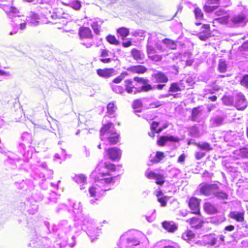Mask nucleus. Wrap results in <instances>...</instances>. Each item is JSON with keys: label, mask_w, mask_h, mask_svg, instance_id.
I'll use <instances>...</instances> for the list:
<instances>
[{"label": "nucleus", "mask_w": 248, "mask_h": 248, "mask_svg": "<svg viewBox=\"0 0 248 248\" xmlns=\"http://www.w3.org/2000/svg\"><path fill=\"white\" fill-rule=\"evenodd\" d=\"M100 165V164H99L92 173V176L94 177L95 184L94 186L89 188V193L91 197L99 196L102 194V192L108 190L109 188H106V185L110 184L112 181L111 177H106L107 176H109L108 172L102 171L97 174L98 171H99V167Z\"/></svg>", "instance_id": "1"}, {"label": "nucleus", "mask_w": 248, "mask_h": 248, "mask_svg": "<svg viewBox=\"0 0 248 248\" xmlns=\"http://www.w3.org/2000/svg\"><path fill=\"white\" fill-rule=\"evenodd\" d=\"M134 80L137 82L135 85H133L130 80H125V91L128 93L136 94L141 92H148L154 89L148 79L136 77L134 78Z\"/></svg>", "instance_id": "2"}, {"label": "nucleus", "mask_w": 248, "mask_h": 248, "mask_svg": "<svg viewBox=\"0 0 248 248\" xmlns=\"http://www.w3.org/2000/svg\"><path fill=\"white\" fill-rule=\"evenodd\" d=\"M113 126L112 123L108 122L106 124H103L100 130V140L110 145L117 144L120 140V135L113 130Z\"/></svg>", "instance_id": "3"}, {"label": "nucleus", "mask_w": 248, "mask_h": 248, "mask_svg": "<svg viewBox=\"0 0 248 248\" xmlns=\"http://www.w3.org/2000/svg\"><path fill=\"white\" fill-rule=\"evenodd\" d=\"M248 22V19L246 15L241 13L230 17L229 26L231 27H244Z\"/></svg>", "instance_id": "4"}, {"label": "nucleus", "mask_w": 248, "mask_h": 248, "mask_svg": "<svg viewBox=\"0 0 248 248\" xmlns=\"http://www.w3.org/2000/svg\"><path fill=\"white\" fill-rule=\"evenodd\" d=\"M19 207L21 210L26 211L30 215H34L38 210V205L32 199H28L25 202H21Z\"/></svg>", "instance_id": "5"}, {"label": "nucleus", "mask_w": 248, "mask_h": 248, "mask_svg": "<svg viewBox=\"0 0 248 248\" xmlns=\"http://www.w3.org/2000/svg\"><path fill=\"white\" fill-rule=\"evenodd\" d=\"M248 103L244 94L241 92L234 93V106L237 110H244L248 107Z\"/></svg>", "instance_id": "6"}, {"label": "nucleus", "mask_w": 248, "mask_h": 248, "mask_svg": "<svg viewBox=\"0 0 248 248\" xmlns=\"http://www.w3.org/2000/svg\"><path fill=\"white\" fill-rule=\"evenodd\" d=\"M199 191L201 195L209 196L214 194V191L218 188V186L216 184L201 183L199 186Z\"/></svg>", "instance_id": "7"}, {"label": "nucleus", "mask_w": 248, "mask_h": 248, "mask_svg": "<svg viewBox=\"0 0 248 248\" xmlns=\"http://www.w3.org/2000/svg\"><path fill=\"white\" fill-rule=\"evenodd\" d=\"M201 199L192 196L189 199L188 205L191 210V214L198 215L200 214V202Z\"/></svg>", "instance_id": "8"}, {"label": "nucleus", "mask_w": 248, "mask_h": 248, "mask_svg": "<svg viewBox=\"0 0 248 248\" xmlns=\"http://www.w3.org/2000/svg\"><path fill=\"white\" fill-rule=\"evenodd\" d=\"M106 156L112 161H116L120 159L122 151L116 147H111L105 149Z\"/></svg>", "instance_id": "9"}, {"label": "nucleus", "mask_w": 248, "mask_h": 248, "mask_svg": "<svg viewBox=\"0 0 248 248\" xmlns=\"http://www.w3.org/2000/svg\"><path fill=\"white\" fill-rule=\"evenodd\" d=\"M180 140V139L176 136L172 135H166L160 136L157 141V143L159 146H163L167 142H178Z\"/></svg>", "instance_id": "10"}, {"label": "nucleus", "mask_w": 248, "mask_h": 248, "mask_svg": "<svg viewBox=\"0 0 248 248\" xmlns=\"http://www.w3.org/2000/svg\"><path fill=\"white\" fill-rule=\"evenodd\" d=\"M152 80L155 83H166L168 80V77L162 72L156 71L151 75Z\"/></svg>", "instance_id": "11"}, {"label": "nucleus", "mask_w": 248, "mask_h": 248, "mask_svg": "<svg viewBox=\"0 0 248 248\" xmlns=\"http://www.w3.org/2000/svg\"><path fill=\"white\" fill-rule=\"evenodd\" d=\"M146 176L148 179L155 180V183L159 186H162L165 183V177L163 175L160 173H156L154 171H150L149 172H146Z\"/></svg>", "instance_id": "12"}, {"label": "nucleus", "mask_w": 248, "mask_h": 248, "mask_svg": "<svg viewBox=\"0 0 248 248\" xmlns=\"http://www.w3.org/2000/svg\"><path fill=\"white\" fill-rule=\"evenodd\" d=\"M0 7L6 13L7 16L10 18L20 16L17 15L19 13L18 10L15 7L10 6L6 4H0Z\"/></svg>", "instance_id": "13"}, {"label": "nucleus", "mask_w": 248, "mask_h": 248, "mask_svg": "<svg viewBox=\"0 0 248 248\" xmlns=\"http://www.w3.org/2000/svg\"><path fill=\"white\" fill-rule=\"evenodd\" d=\"M185 85L182 80L178 82H172L170 86L168 92L171 93L184 90Z\"/></svg>", "instance_id": "14"}, {"label": "nucleus", "mask_w": 248, "mask_h": 248, "mask_svg": "<svg viewBox=\"0 0 248 248\" xmlns=\"http://www.w3.org/2000/svg\"><path fill=\"white\" fill-rule=\"evenodd\" d=\"M78 34L81 40L83 39H92L93 35L91 29L88 27H81L79 29Z\"/></svg>", "instance_id": "15"}, {"label": "nucleus", "mask_w": 248, "mask_h": 248, "mask_svg": "<svg viewBox=\"0 0 248 248\" xmlns=\"http://www.w3.org/2000/svg\"><path fill=\"white\" fill-rule=\"evenodd\" d=\"M149 98H143L142 99H137L134 100L132 104L133 108L134 109V112L137 114V113H140L141 112V109L140 108L144 102H149Z\"/></svg>", "instance_id": "16"}, {"label": "nucleus", "mask_w": 248, "mask_h": 248, "mask_svg": "<svg viewBox=\"0 0 248 248\" xmlns=\"http://www.w3.org/2000/svg\"><path fill=\"white\" fill-rule=\"evenodd\" d=\"M39 17L37 14L33 12H30L27 16L26 21L27 23L31 26H37L39 23Z\"/></svg>", "instance_id": "17"}, {"label": "nucleus", "mask_w": 248, "mask_h": 248, "mask_svg": "<svg viewBox=\"0 0 248 248\" xmlns=\"http://www.w3.org/2000/svg\"><path fill=\"white\" fill-rule=\"evenodd\" d=\"M97 75L103 78H109L115 75V70L113 68L98 69L97 70Z\"/></svg>", "instance_id": "18"}, {"label": "nucleus", "mask_w": 248, "mask_h": 248, "mask_svg": "<svg viewBox=\"0 0 248 248\" xmlns=\"http://www.w3.org/2000/svg\"><path fill=\"white\" fill-rule=\"evenodd\" d=\"M210 4H219L220 5L219 0H206L204 10L207 13H211L217 8V6H211Z\"/></svg>", "instance_id": "19"}, {"label": "nucleus", "mask_w": 248, "mask_h": 248, "mask_svg": "<svg viewBox=\"0 0 248 248\" xmlns=\"http://www.w3.org/2000/svg\"><path fill=\"white\" fill-rule=\"evenodd\" d=\"M162 225L169 232H174L178 229L177 225L173 221H164L162 222Z\"/></svg>", "instance_id": "20"}, {"label": "nucleus", "mask_w": 248, "mask_h": 248, "mask_svg": "<svg viewBox=\"0 0 248 248\" xmlns=\"http://www.w3.org/2000/svg\"><path fill=\"white\" fill-rule=\"evenodd\" d=\"M205 213L209 215H213L218 212L217 208L210 202H205L203 206Z\"/></svg>", "instance_id": "21"}, {"label": "nucleus", "mask_w": 248, "mask_h": 248, "mask_svg": "<svg viewBox=\"0 0 248 248\" xmlns=\"http://www.w3.org/2000/svg\"><path fill=\"white\" fill-rule=\"evenodd\" d=\"M186 222L191 225L192 228L196 229L201 228L203 223V221L201 218H190L186 220Z\"/></svg>", "instance_id": "22"}, {"label": "nucleus", "mask_w": 248, "mask_h": 248, "mask_svg": "<svg viewBox=\"0 0 248 248\" xmlns=\"http://www.w3.org/2000/svg\"><path fill=\"white\" fill-rule=\"evenodd\" d=\"M128 237L127 238V242L129 246H137L140 243L139 238L138 237L139 233L135 232L133 234V236L130 237L129 234H127Z\"/></svg>", "instance_id": "23"}, {"label": "nucleus", "mask_w": 248, "mask_h": 248, "mask_svg": "<svg viewBox=\"0 0 248 248\" xmlns=\"http://www.w3.org/2000/svg\"><path fill=\"white\" fill-rule=\"evenodd\" d=\"M127 70L135 73L143 74L145 73L147 69L146 67L141 65H137L135 66H130L127 68Z\"/></svg>", "instance_id": "24"}, {"label": "nucleus", "mask_w": 248, "mask_h": 248, "mask_svg": "<svg viewBox=\"0 0 248 248\" xmlns=\"http://www.w3.org/2000/svg\"><path fill=\"white\" fill-rule=\"evenodd\" d=\"M194 145L201 151L205 152V153L213 150L211 145L207 142H195Z\"/></svg>", "instance_id": "25"}, {"label": "nucleus", "mask_w": 248, "mask_h": 248, "mask_svg": "<svg viewBox=\"0 0 248 248\" xmlns=\"http://www.w3.org/2000/svg\"><path fill=\"white\" fill-rule=\"evenodd\" d=\"M159 125V123L153 121L151 124L150 129L152 131H155L156 133L159 134L164 129L167 128L168 125L167 124H164L162 127H158Z\"/></svg>", "instance_id": "26"}, {"label": "nucleus", "mask_w": 248, "mask_h": 248, "mask_svg": "<svg viewBox=\"0 0 248 248\" xmlns=\"http://www.w3.org/2000/svg\"><path fill=\"white\" fill-rule=\"evenodd\" d=\"M195 237V234L191 230H186L182 235V238L188 243L193 241Z\"/></svg>", "instance_id": "27"}, {"label": "nucleus", "mask_w": 248, "mask_h": 248, "mask_svg": "<svg viewBox=\"0 0 248 248\" xmlns=\"http://www.w3.org/2000/svg\"><path fill=\"white\" fill-rule=\"evenodd\" d=\"M165 157L164 153L162 152L157 151L155 155L154 156H152V155L150 156V162L152 163H158L159 162Z\"/></svg>", "instance_id": "28"}, {"label": "nucleus", "mask_w": 248, "mask_h": 248, "mask_svg": "<svg viewBox=\"0 0 248 248\" xmlns=\"http://www.w3.org/2000/svg\"><path fill=\"white\" fill-rule=\"evenodd\" d=\"M224 122V118L220 116H215L210 120V122L213 126H218L221 125Z\"/></svg>", "instance_id": "29"}, {"label": "nucleus", "mask_w": 248, "mask_h": 248, "mask_svg": "<svg viewBox=\"0 0 248 248\" xmlns=\"http://www.w3.org/2000/svg\"><path fill=\"white\" fill-rule=\"evenodd\" d=\"M116 109V107L113 103H109L107 105V114L109 118H113L115 117V112ZM107 116H105V117Z\"/></svg>", "instance_id": "30"}, {"label": "nucleus", "mask_w": 248, "mask_h": 248, "mask_svg": "<svg viewBox=\"0 0 248 248\" xmlns=\"http://www.w3.org/2000/svg\"><path fill=\"white\" fill-rule=\"evenodd\" d=\"M101 232L97 228H92L88 231V235L90 237L91 241H93L94 239H96L97 236H99Z\"/></svg>", "instance_id": "31"}, {"label": "nucleus", "mask_w": 248, "mask_h": 248, "mask_svg": "<svg viewBox=\"0 0 248 248\" xmlns=\"http://www.w3.org/2000/svg\"><path fill=\"white\" fill-rule=\"evenodd\" d=\"M131 53L134 59L138 61L142 60L143 59V53L136 48H133L131 51Z\"/></svg>", "instance_id": "32"}, {"label": "nucleus", "mask_w": 248, "mask_h": 248, "mask_svg": "<svg viewBox=\"0 0 248 248\" xmlns=\"http://www.w3.org/2000/svg\"><path fill=\"white\" fill-rule=\"evenodd\" d=\"M202 112V110L200 106L194 108L191 111V120L192 121H197L198 117Z\"/></svg>", "instance_id": "33"}, {"label": "nucleus", "mask_w": 248, "mask_h": 248, "mask_svg": "<svg viewBox=\"0 0 248 248\" xmlns=\"http://www.w3.org/2000/svg\"><path fill=\"white\" fill-rule=\"evenodd\" d=\"M222 102L226 106L234 105V94L233 96L224 95L222 98Z\"/></svg>", "instance_id": "34"}, {"label": "nucleus", "mask_w": 248, "mask_h": 248, "mask_svg": "<svg viewBox=\"0 0 248 248\" xmlns=\"http://www.w3.org/2000/svg\"><path fill=\"white\" fill-rule=\"evenodd\" d=\"M103 23L102 21L99 20V21H94L91 24V27L93 30L94 32L96 34H99L100 29Z\"/></svg>", "instance_id": "35"}, {"label": "nucleus", "mask_w": 248, "mask_h": 248, "mask_svg": "<svg viewBox=\"0 0 248 248\" xmlns=\"http://www.w3.org/2000/svg\"><path fill=\"white\" fill-rule=\"evenodd\" d=\"M227 64L225 60L220 59L218 61L217 69L220 73H225L227 71Z\"/></svg>", "instance_id": "36"}, {"label": "nucleus", "mask_w": 248, "mask_h": 248, "mask_svg": "<svg viewBox=\"0 0 248 248\" xmlns=\"http://www.w3.org/2000/svg\"><path fill=\"white\" fill-rule=\"evenodd\" d=\"M126 3L128 6L133 8L138 13L139 12V11L140 10V6L138 0H126Z\"/></svg>", "instance_id": "37"}, {"label": "nucleus", "mask_w": 248, "mask_h": 248, "mask_svg": "<svg viewBox=\"0 0 248 248\" xmlns=\"http://www.w3.org/2000/svg\"><path fill=\"white\" fill-rule=\"evenodd\" d=\"M162 43L166 45L168 48L171 49H175L177 47V45L175 42L168 38H165L162 40Z\"/></svg>", "instance_id": "38"}, {"label": "nucleus", "mask_w": 248, "mask_h": 248, "mask_svg": "<svg viewBox=\"0 0 248 248\" xmlns=\"http://www.w3.org/2000/svg\"><path fill=\"white\" fill-rule=\"evenodd\" d=\"M189 135L194 138H199L200 136V132L199 128L195 125L192 126L189 129Z\"/></svg>", "instance_id": "39"}, {"label": "nucleus", "mask_w": 248, "mask_h": 248, "mask_svg": "<svg viewBox=\"0 0 248 248\" xmlns=\"http://www.w3.org/2000/svg\"><path fill=\"white\" fill-rule=\"evenodd\" d=\"M21 138L22 140L27 144H30L31 142V135L28 132H25L23 133Z\"/></svg>", "instance_id": "40"}, {"label": "nucleus", "mask_w": 248, "mask_h": 248, "mask_svg": "<svg viewBox=\"0 0 248 248\" xmlns=\"http://www.w3.org/2000/svg\"><path fill=\"white\" fill-rule=\"evenodd\" d=\"M214 196L219 200H226L228 198V195L226 192L222 191H214Z\"/></svg>", "instance_id": "41"}, {"label": "nucleus", "mask_w": 248, "mask_h": 248, "mask_svg": "<svg viewBox=\"0 0 248 248\" xmlns=\"http://www.w3.org/2000/svg\"><path fill=\"white\" fill-rule=\"evenodd\" d=\"M74 181L78 184L84 185L86 183V177L83 174L77 175L74 178Z\"/></svg>", "instance_id": "42"}, {"label": "nucleus", "mask_w": 248, "mask_h": 248, "mask_svg": "<svg viewBox=\"0 0 248 248\" xmlns=\"http://www.w3.org/2000/svg\"><path fill=\"white\" fill-rule=\"evenodd\" d=\"M106 39L110 44L117 46L120 44V41L116 38L114 35L109 34L106 37Z\"/></svg>", "instance_id": "43"}, {"label": "nucleus", "mask_w": 248, "mask_h": 248, "mask_svg": "<svg viewBox=\"0 0 248 248\" xmlns=\"http://www.w3.org/2000/svg\"><path fill=\"white\" fill-rule=\"evenodd\" d=\"M230 17L228 16H223L217 18L215 19V21L221 24H227L229 25Z\"/></svg>", "instance_id": "44"}, {"label": "nucleus", "mask_w": 248, "mask_h": 248, "mask_svg": "<svg viewBox=\"0 0 248 248\" xmlns=\"http://www.w3.org/2000/svg\"><path fill=\"white\" fill-rule=\"evenodd\" d=\"M68 5L76 10H79L81 7V2L78 0L71 1L68 4Z\"/></svg>", "instance_id": "45"}, {"label": "nucleus", "mask_w": 248, "mask_h": 248, "mask_svg": "<svg viewBox=\"0 0 248 248\" xmlns=\"http://www.w3.org/2000/svg\"><path fill=\"white\" fill-rule=\"evenodd\" d=\"M194 13L195 14V18L197 20H201L203 18V13L201 9L199 7H196L194 9Z\"/></svg>", "instance_id": "46"}, {"label": "nucleus", "mask_w": 248, "mask_h": 248, "mask_svg": "<svg viewBox=\"0 0 248 248\" xmlns=\"http://www.w3.org/2000/svg\"><path fill=\"white\" fill-rule=\"evenodd\" d=\"M181 171L179 169L173 168H171L169 171V175L170 177L174 178L176 177L180 173Z\"/></svg>", "instance_id": "47"}, {"label": "nucleus", "mask_w": 248, "mask_h": 248, "mask_svg": "<svg viewBox=\"0 0 248 248\" xmlns=\"http://www.w3.org/2000/svg\"><path fill=\"white\" fill-rule=\"evenodd\" d=\"M73 212L75 214L74 217H78V214L82 212V208L80 205V203H78V204L75 203L73 206Z\"/></svg>", "instance_id": "48"}, {"label": "nucleus", "mask_w": 248, "mask_h": 248, "mask_svg": "<svg viewBox=\"0 0 248 248\" xmlns=\"http://www.w3.org/2000/svg\"><path fill=\"white\" fill-rule=\"evenodd\" d=\"M240 84L248 89V74L244 75L240 80Z\"/></svg>", "instance_id": "49"}, {"label": "nucleus", "mask_w": 248, "mask_h": 248, "mask_svg": "<svg viewBox=\"0 0 248 248\" xmlns=\"http://www.w3.org/2000/svg\"><path fill=\"white\" fill-rule=\"evenodd\" d=\"M33 179L35 181H38L40 180L41 181L45 180V176L43 173L35 172L33 174V176L31 175Z\"/></svg>", "instance_id": "50"}, {"label": "nucleus", "mask_w": 248, "mask_h": 248, "mask_svg": "<svg viewBox=\"0 0 248 248\" xmlns=\"http://www.w3.org/2000/svg\"><path fill=\"white\" fill-rule=\"evenodd\" d=\"M69 210L67 209V206L64 204H62L57 209L56 212L60 215H62L64 212H69Z\"/></svg>", "instance_id": "51"}, {"label": "nucleus", "mask_w": 248, "mask_h": 248, "mask_svg": "<svg viewBox=\"0 0 248 248\" xmlns=\"http://www.w3.org/2000/svg\"><path fill=\"white\" fill-rule=\"evenodd\" d=\"M111 89L113 92L117 93L122 94L124 93V88L122 86L118 85H111Z\"/></svg>", "instance_id": "52"}, {"label": "nucleus", "mask_w": 248, "mask_h": 248, "mask_svg": "<svg viewBox=\"0 0 248 248\" xmlns=\"http://www.w3.org/2000/svg\"><path fill=\"white\" fill-rule=\"evenodd\" d=\"M58 195L57 194L54 192L52 191L51 193H50L49 196L48 197V200L50 203H56L57 202Z\"/></svg>", "instance_id": "53"}, {"label": "nucleus", "mask_w": 248, "mask_h": 248, "mask_svg": "<svg viewBox=\"0 0 248 248\" xmlns=\"http://www.w3.org/2000/svg\"><path fill=\"white\" fill-rule=\"evenodd\" d=\"M244 212L243 211H232L230 213L229 217H244Z\"/></svg>", "instance_id": "54"}, {"label": "nucleus", "mask_w": 248, "mask_h": 248, "mask_svg": "<svg viewBox=\"0 0 248 248\" xmlns=\"http://www.w3.org/2000/svg\"><path fill=\"white\" fill-rule=\"evenodd\" d=\"M168 200V198L166 196H163V197L157 198V201L160 203L161 206L162 207H164L167 205Z\"/></svg>", "instance_id": "55"}, {"label": "nucleus", "mask_w": 248, "mask_h": 248, "mask_svg": "<svg viewBox=\"0 0 248 248\" xmlns=\"http://www.w3.org/2000/svg\"><path fill=\"white\" fill-rule=\"evenodd\" d=\"M205 155V152L201 150L200 151H197L195 152V157L197 160H199L204 157Z\"/></svg>", "instance_id": "56"}, {"label": "nucleus", "mask_w": 248, "mask_h": 248, "mask_svg": "<svg viewBox=\"0 0 248 248\" xmlns=\"http://www.w3.org/2000/svg\"><path fill=\"white\" fill-rule=\"evenodd\" d=\"M102 164L104 166V168L108 170L113 171L115 170V166L111 163L107 162Z\"/></svg>", "instance_id": "57"}, {"label": "nucleus", "mask_w": 248, "mask_h": 248, "mask_svg": "<svg viewBox=\"0 0 248 248\" xmlns=\"http://www.w3.org/2000/svg\"><path fill=\"white\" fill-rule=\"evenodd\" d=\"M239 154L242 157L248 158V148H241L239 150Z\"/></svg>", "instance_id": "58"}, {"label": "nucleus", "mask_w": 248, "mask_h": 248, "mask_svg": "<svg viewBox=\"0 0 248 248\" xmlns=\"http://www.w3.org/2000/svg\"><path fill=\"white\" fill-rule=\"evenodd\" d=\"M81 44L83 45V46H85L86 48H90L91 46H92L94 43L93 40L92 39H90V41L87 42H85V41L84 40H82V42H81Z\"/></svg>", "instance_id": "59"}, {"label": "nucleus", "mask_w": 248, "mask_h": 248, "mask_svg": "<svg viewBox=\"0 0 248 248\" xmlns=\"http://www.w3.org/2000/svg\"><path fill=\"white\" fill-rule=\"evenodd\" d=\"M170 96H173V98H179L181 96L180 93H171L169 92V93L163 94L162 97L164 98H168Z\"/></svg>", "instance_id": "60"}, {"label": "nucleus", "mask_w": 248, "mask_h": 248, "mask_svg": "<svg viewBox=\"0 0 248 248\" xmlns=\"http://www.w3.org/2000/svg\"><path fill=\"white\" fill-rule=\"evenodd\" d=\"M147 52L149 56L151 54H154L155 52L154 47L150 45L149 42H148L147 45Z\"/></svg>", "instance_id": "61"}, {"label": "nucleus", "mask_w": 248, "mask_h": 248, "mask_svg": "<svg viewBox=\"0 0 248 248\" xmlns=\"http://www.w3.org/2000/svg\"><path fill=\"white\" fill-rule=\"evenodd\" d=\"M124 78V72H122V73L121 74V75L119 76L116 77L113 80L112 82L113 83H116V84L119 83L122 81V80Z\"/></svg>", "instance_id": "62"}, {"label": "nucleus", "mask_w": 248, "mask_h": 248, "mask_svg": "<svg viewBox=\"0 0 248 248\" xmlns=\"http://www.w3.org/2000/svg\"><path fill=\"white\" fill-rule=\"evenodd\" d=\"M209 37V33L202 32L199 35V38L202 41H206Z\"/></svg>", "instance_id": "63"}, {"label": "nucleus", "mask_w": 248, "mask_h": 248, "mask_svg": "<svg viewBox=\"0 0 248 248\" xmlns=\"http://www.w3.org/2000/svg\"><path fill=\"white\" fill-rule=\"evenodd\" d=\"M153 55L149 56V57L152 60L155 62L160 61L162 59V57L160 55L153 54Z\"/></svg>", "instance_id": "64"}]
</instances>
